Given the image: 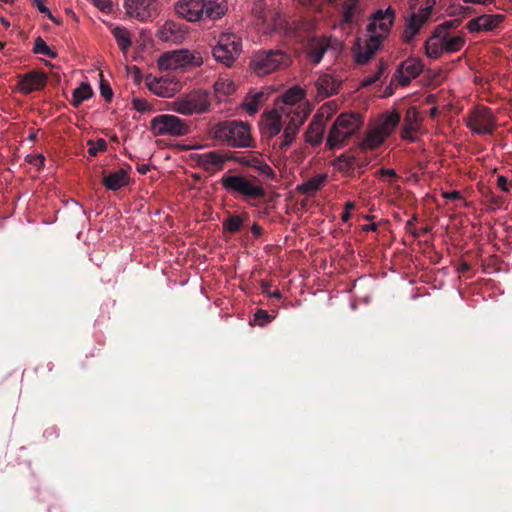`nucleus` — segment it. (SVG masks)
Here are the masks:
<instances>
[{
	"label": "nucleus",
	"instance_id": "obj_40",
	"mask_svg": "<svg viewBox=\"0 0 512 512\" xmlns=\"http://www.w3.org/2000/svg\"><path fill=\"white\" fill-rule=\"evenodd\" d=\"M87 144L89 146L88 153L93 157H95L98 152H104L108 148L107 142L103 138L98 139L96 142L89 140Z\"/></svg>",
	"mask_w": 512,
	"mask_h": 512
},
{
	"label": "nucleus",
	"instance_id": "obj_13",
	"mask_svg": "<svg viewBox=\"0 0 512 512\" xmlns=\"http://www.w3.org/2000/svg\"><path fill=\"white\" fill-rule=\"evenodd\" d=\"M395 12L392 8L386 10H377L369 19L367 25V32L370 33L369 37H380V43L387 37L390 29L394 23Z\"/></svg>",
	"mask_w": 512,
	"mask_h": 512
},
{
	"label": "nucleus",
	"instance_id": "obj_47",
	"mask_svg": "<svg viewBox=\"0 0 512 512\" xmlns=\"http://www.w3.org/2000/svg\"><path fill=\"white\" fill-rule=\"evenodd\" d=\"M417 220V216L414 215L411 219L406 222L405 229L410 232L415 238L420 237V233L414 227V222Z\"/></svg>",
	"mask_w": 512,
	"mask_h": 512
},
{
	"label": "nucleus",
	"instance_id": "obj_1",
	"mask_svg": "<svg viewBox=\"0 0 512 512\" xmlns=\"http://www.w3.org/2000/svg\"><path fill=\"white\" fill-rule=\"evenodd\" d=\"M303 98L304 90L297 86L288 89L281 97L285 106L280 110L285 114V120L289 121L282 136L273 144V148L280 152H285L289 148L310 113L307 105L301 102Z\"/></svg>",
	"mask_w": 512,
	"mask_h": 512
},
{
	"label": "nucleus",
	"instance_id": "obj_56",
	"mask_svg": "<svg viewBox=\"0 0 512 512\" xmlns=\"http://www.w3.org/2000/svg\"><path fill=\"white\" fill-rule=\"evenodd\" d=\"M381 175L388 177H396V172L393 169H381Z\"/></svg>",
	"mask_w": 512,
	"mask_h": 512
},
{
	"label": "nucleus",
	"instance_id": "obj_46",
	"mask_svg": "<svg viewBox=\"0 0 512 512\" xmlns=\"http://www.w3.org/2000/svg\"><path fill=\"white\" fill-rule=\"evenodd\" d=\"M337 161L339 164H344L343 167L346 168H353L355 163V157L354 156H348L346 154H342L337 158Z\"/></svg>",
	"mask_w": 512,
	"mask_h": 512
},
{
	"label": "nucleus",
	"instance_id": "obj_18",
	"mask_svg": "<svg viewBox=\"0 0 512 512\" xmlns=\"http://www.w3.org/2000/svg\"><path fill=\"white\" fill-rule=\"evenodd\" d=\"M423 63L420 59L409 58L403 61L397 69L399 84L403 87L410 84L423 71Z\"/></svg>",
	"mask_w": 512,
	"mask_h": 512
},
{
	"label": "nucleus",
	"instance_id": "obj_62",
	"mask_svg": "<svg viewBox=\"0 0 512 512\" xmlns=\"http://www.w3.org/2000/svg\"><path fill=\"white\" fill-rule=\"evenodd\" d=\"M417 232L420 233V236L423 235V234H426L428 232H430V227L426 226V227H423L421 228L420 230H417Z\"/></svg>",
	"mask_w": 512,
	"mask_h": 512
},
{
	"label": "nucleus",
	"instance_id": "obj_32",
	"mask_svg": "<svg viewBox=\"0 0 512 512\" xmlns=\"http://www.w3.org/2000/svg\"><path fill=\"white\" fill-rule=\"evenodd\" d=\"M93 96V90L90 84L82 82L79 87L73 90L71 104L79 107L80 104Z\"/></svg>",
	"mask_w": 512,
	"mask_h": 512
},
{
	"label": "nucleus",
	"instance_id": "obj_33",
	"mask_svg": "<svg viewBox=\"0 0 512 512\" xmlns=\"http://www.w3.org/2000/svg\"><path fill=\"white\" fill-rule=\"evenodd\" d=\"M213 87L215 96L219 101H222L224 97L231 95L236 90L234 82L229 79H219Z\"/></svg>",
	"mask_w": 512,
	"mask_h": 512
},
{
	"label": "nucleus",
	"instance_id": "obj_7",
	"mask_svg": "<svg viewBox=\"0 0 512 512\" xmlns=\"http://www.w3.org/2000/svg\"><path fill=\"white\" fill-rule=\"evenodd\" d=\"M210 105L209 93L200 89L177 97L171 103V109L179 114L190 116L207 112Z\"/></svg>",
	"mask_w": 512,
	"mask_h": 512
},
{
	"label": "nucleus",
	"instance_id": "obj_28",
	"mask_svg": "<svg viewBox=\"0 0 512 512\" xmlns=\"http://www.w3.org/2000/svg\"><path fill=\"white\" fill-rule=\"evenodd\" d=\"M157 36L164 42L172 43H177L182 38L178 25L173 21L165 22V24L158 30Z\"/></svg>",
	"mask_w": 512,
	"mask_h": 512
},
{
	"label": "nucleus",
	"instance_id": "obj_8",
	"mask_svg": "<svg viewBox=\"0 0 512 512\" xmlns=\"http://www.w3.org/2000/svg\"><path fill=\"white\" fill-rule=\"evenodd\" d=\"M242 52V40L234 33H221L212 49L214 59L231 67Z\"/></svg>",
	"mask_w": 512,
	"mask_h": 512
},
{
	"label": "nucleus",
	"instance_id": "obj_51",
	"mask_svg": "<svg viewBox=\"0 0 512 512\" xmlns=\"http://www.w3.org/2000/svg\"><path fill=\"white\" fill-rule=\"evenodd\" d=\"M92 1L102 11H106L111 8L110 0H92Z\"/></svg>",
	"mask_w": 512,
	"mask_h": 512
},
{
	"label": "nucleus",
	"instance_id": "obj_60",
	"mask_svg": "<svg viewBox=\"0 0 512 512\" xmlns=\"http://www.w3.org/2000/svg\"><path fill=\"white\" fill-rule=\"evenodd\" d=\"M470 268H471L470 264H468L467 262H463L460 265L459 271L460 272H466V271L470 270Z\"/></svg>",
	"mask_w": 512,
	"mask_h": 512
},
{
	"label": "nucleus",
	"instance_id": "obj_43",
	"mask_svg": "<svg viewBox=\"0 0 512 512\" xmlns=\"http://www.w3.org/2000/svg\"><path fill=\"white\" fill-rule=\"evenodd\" d=\"M132 105L138 112H145L151 109L150 104L145 99L134 98Z\"/></svg>",
	"mask_w": 512,
	"mask_h": 512
},
{
	"label": "nucleus",
	"instance_id": "obj_31",
	"mask_svg": "<svg viewBox=\"0 0 512 512\" xmlns=\"http://www.w3.org/2000/svg\"><path fill=\"white\" fill-rule=\"evenodd\" d=\"M119 48L126 53L132 44L130 32L125 27L115 26L111 29Z\"/></svg>",
	"mask_w": 512,
	"mask_h": 512
},
{
	"label": "nucleus",
	"instance_id": "obj_3",
	"mask_svg": "<svg viewBox=\"0 0 512 512\" xmlns=\"http://www.w3.org/2000/svg\"><path fill=\"white\" fill-rule=\"evenodd\" d=\"M212 137L234 148H252L255 146L247 123L228 120L215 124L210 131Z\"/></svg>",
	"mask_w": 512,
	"mask_h": 512
},
{
	"label": "nucleus",
	"instance_id": "obj_39",
	"mask_svg": "<svg viewBox=\"0 0 512 512\" xmlns=\"http://www.w3.org/2000/svg\"><path fill=\"white\" fill-rule=\"evenodd\" d=\"M387 67L388 66L384 61H380L378 64L377 71L375 73H373L371 76L366 77L362 81V85L366 87V86H370V85L374 84L375 82L379 81L386 73Z\"/></svg>",
	"mask_w": 512,
	"mask_h": 512
},
{
	"label": "nucleus",
	"instance_id": "obj_44",
	"mask_svg": "<svg viewBox=\"0 0 512 512\" xmlns=\"http://www.w3.org/2000/svg\"><path fill=\"white\" fill-rule=\"evenodd\" d=\"M270 283L267 281H261L262 292L265 293L268 297L280 299L282 297L281 292L279 290H275L273 292H269Z\"/></svg>",
	"mask_w": 512,
	"mask_h": 512
},
{
	"label": "nucleus",
	"instance_id": "obj_22",
	"mask_svg": "<svg viewBox=\"0 0 512 512\" xmlns=\"http://www.w3.org/2000/svg\"><path fill=\"white\" fill-rule=\"evenodd\" d=\"M288 121L289 120H285V114L282 112L281 114L277 111L270 112L263 122L262 134L265 137L272 139L281 132L283 126L284 129L286 128Z\"/></svg>",
	"mask_w": 512,
	"mask_h": 512
},
{
	"label": "nucleus",
	"instance_id": "obj_52",
	"mask_svg": "<svg viewBox=\"0 0 512 512\" xmlns=\"http://www.w3.org/2000/svg\"><path fill=\"white\" fill-rule=\"evenodd\" d=\"M444 198H446L447 200H460L462 199V195L459 191H450V192H445L443 194Z\"/></svg>",
	"mask_w": 512,
	"mask_h": 512
},
{
	"label": "nucleus",
	"instance_id": "obj_26",
	"mask_svg": "<svg viewBox=\"0 0 512 512\" xmlns=\"http://www.w3.org/2000/svg\"><path fill=\"white\" fill-rule=\"evenodd\" d=\"M103 185L109 189L116 191L129 183V176L125 169H118L103 177Z\"/></svg>",
	"mask_w": 512,
	"mask_h": 512
},
{
	"label": "nucleus",
	"instance_id": "obj_53",
	"mask_svg": "<svg viewBox=\"0 0 512 512\" xmlns=\"http://www.w3.org/2000/svg\"><path fill=\"white\" fill-rule=\"evenodd\" d=\"M33 5L37 7L40 13H49V9L44 5L43 0H32Z\"/></svg>",
	"mask_w": 512,
	"mask_h": 512
},
{
	"label": "nucleus",
	"instance_id": "obj_29",
	"mask_svg": "<svg viewBox=\"0 0 512 512\" xmlns=\"http://www.w3.org/2000/svg\"><path fill=\"white\" fill-rule=\"evenodd\" d=\"M327 179L326 174H318L313 178H310L305 183L301 184L298 189L301 193L308 196L315 195L324 186Z\"/></svg>",
	"mask_w": 512,
	"mask_h": 512
},
{
	"label": "nucleus",
	"instance_id": "obj_34",
	"mask_svg": "<svg viewBox=\"0 0 512 512\" xmlns=\"http://www.w3.org/2000/svg\"><path fill=\"white\" fill-rule=\"evenodd\" d=\"M400 122V114L398 112H392L388 114L384 120L376 126L382 134L388 138L394 129L398 126Z\"/></svg>",
	"mask_w": 512,
	"mask_h": 512
},
{
	"label": "nucleus",
	"instance_id": "obj_61",
	"mask_svg": "<svg viewBox=\"0 0 512 512\" xmlns=\"http://www.w3.org/2000/svg\"><path fill=\"white\" fill-rule=\"evenodd\" d=\"M355 206L356 205L354 202L348 201L345 204V210L350 212V210H353L355 208Z\"/></svg>",
	"mask_w": 512,
	"mask_h": 512
},
{
	"label": "nucleus",
	"instance_id": "obj_35",
	"mask_svg": "<svg viewBox=\"0 0 512 512\" xmlns=\"http://www.w3.org/2000/svg\"><path fill=\"white\" fill-rule=\"evenodd\" d=\"M265 97L266 95L264 92H257L252 96L246 97L244 101V108L250 115L255 114L258 112Z\"/></svg>",
	"mask_w": 512,
	"mask_h": 512
},
{
	"label": "nucleus",
	"instance_id": "obj_16",
	"mask_svg": "<svg viewBox=\"0 0 512 512\" xmlns=\"http://www.w3.org/2000/svg\"><path fill=\"white\" fill-rule=\"evenodd\" d=\"M229 161H234L243 166L254 168L260 176H263L267 179L275 178L274 170L254 153L237 155L236 153L229 152Z\"/></svg>",
	"mask_w": 512,
	"mask_h": 512
},
{
	"label": "nucleus",
	"instance_id": "obj_42",
	"mask_svg": "<svg viewBox=\"0 0 512 512\" xmlns=\"http://www.w3.org/2000/svg\"><path fill=\"white\" fill-rule=\"evenodd\" d=\"M100 93L106 101H111L113 98V91L109 83L103 79L100 81Z\"/></svg>",
	"mask_w": 512,
	"mask_h": 512
},
{
	"label": "nucleus",
	"instance_id": "obj_5",
	"mask_svg": "<svg viewBox=\"0 0 512 512\" xmlns=\"http://www.w3.org/2000/svg\"><path fill=\"white\" fill-rule=\"evenodd\" d=\"M464 45V35H452L450 32H444L443 26H436L425 42V54L431 59H438L443 53L460 51Z\"/></svg>",
	"mask_w": 512,
	"mask_h": 512
},
{
	"label": "nucleus",
	"instance_id": "obj_11",
	"mask_svg": "<svg viewBox=\"0 0 512 512\" xmlns=\"http://www.w3.org/2000/svg\"><path fill=\"white\" fill-rule=\"evenodd\" d=\"M466 125L474 133L484 135L492 134L496 127V118L487 107H477L467 115Z\"/></svg>",
	"mask_w": 512,
	"mask_h": 512
},
{
	"label": "nucleus",
	"instance_id": "obj_23",
	"mask_svg": "<svg viewBox=\"0 0 512 512\" xmlns=\"http://www.w3.org/2000/svg\"><path fill=\"white\" fill-rule=\"evenodd\" d=\"M420 127V117L415 107L407 109L402 126L401 137L410 142H415V134Z\"/></svg>",
	"mask_w": 512,
	"mask_h": 512
},
{
	"label": "nucleus",
	"instance_id": "obj_58",
	"mask_svg": "<svg viewBox=\"0 0 512 512\" xmlns=\"http://www.w3.org/2000/svg\"><path fill=\"white\" fill-rule=\"evenodd\" d=\"M377 228H378V225H377V224H375V223H372V224H370V225H365V226H363V228H362V229H363L364 231H376V230H377Z\"/></svg>",
	"mask_w": 512,
	"mask_h": 512
},
{
	"label": "nucleus",
	"instance_id": "obj_57",
	"mask_svg": "<svg viewBox=\"0 0 512 512\" xmlns=\"http://www.w3.org/2000/svg\"><path fill=\"white\" fill-rule=\"evenodd\" d=\"M465 3H473V4H488L493 2L494 0H463Z\"/></svg>",
	"mask_w": 512,
	"mask_h": 512
},
{
	"label": "nucleus",
	"instance_id": "obj_14",
	"mask_svg": "<svg viewBox=\"0 0 512 512\" xmlns=\"http://www.w3.org/2000/svg\"><path fill=\"white\" fill-rule=\"evenodd\" d=\"M188 64L201 65V57H196L186 50H179L165 53L158 60L161 70H176Z\"/></svg>",
	"mask_w": 512,
	"mask_h": 512
},
{
	"label": "nucleus",
	"instance_id": "obj_25",
	"mask_svg": "<svg viewBox=\"0 0 512 512\" xmlns=\"http://www.w3.org/2000/svg\"><path fill=\"white\" fill-rule=\"evenodd\" d=\"M318 95L327 98L338 92L340 82L331 74H322L315 82Z\"/></svg>",
	"mask_w": 512,
	"mask_h": 512
},
{
	"label": "nucleus",
	"instance_id": "obj_6",
	"mask_svg": "<svg viewBox=\"0 0 512 512\" xmlns=\"http://www.w3.org/2000/svg\"><path fill=\"white\" fill-rule=\"evenodd\" d=\"M362 124L363 121L358 114H340L329 131L326 145L331 150L342 147L344 142L361 128Z\"/></svg>",
	"mask_w": 512,
	"mask_h": 512
},
{
	"label": "nucleus",
	"instance_id": "obj_4",
	"mask_svg": "<svg viewBox=\"0 0 512 512\" xmlns=\"http://www.w3.org/2000/svg\"><path fill=\"white\" fill-rule=\"evenodd\" d=\"M222 187L230 194L242 196L245 200L262 199L266 191L260 179L253 175L224 174L220 180Z\"/></svg>",
	"mask_w": 512,
	"mask_h": 512
},
{
	"label": "nucleus",
	"instance_id": "obj_24",
	"mask_svg": "<svg viewBox=\"0 0 512 512\" xmlns=\"http://www.w3.org/2000/svg\"><path fill=\"white\" fill-rule=\"evenodd\" d=\"M325 131L324 113L319 111L312 119L305 133L306 141L313 145H319L323 140Z\"/></svg>",
	"mask_w": 512,
	"mask_h": 512
},
{
	"label": "nucleus",
	"instance_id": "obj_15",
	"mask_svg": "<svg viewBox=\"0 0 512 512\" xmlns=\"http://www.w3.org/2000/svg\"><path fill=\"white\" fill-rule=\"evenodd\" d=\"M192 159L196 164L210 174H214L224 168L226 161H229V152L222 153L214 150L202 154H195Z\"/></svg>",
	"mask_w": 512,
	"mask_h": 512
},
{
	"label": "nucleus",
	"instance_id": "obj_59",
	"mask_svg": "<svg viewBox=\"0 0 512 512\" xmlns=\"http://www.w3.org/2000/svg\"><path fill=\"white\" fill-rule=\"evenodd\" d=\"M350 218H351V213H350L349 211H346V210H345V211L342 213V215H341V220H342L343 222H348Z\"/></svg>",
	"mask_w": 512,
	"mask_h": 512
},
{
	"label": "nucleus",
	"instance_id": "obj_64",
	"mask_svg": "<svg viewBox=\"0 0 512 512\" xmlns=\"http://www.w3.org/2000/svg\"><path fill=\"white\" fill-rule=\"evenodd\" d=\"M150 89H151L154 93H156V94H158V95H162V93H161V92H159V91H157V90H156V88H153V86H150Z\"/></svg>",
	"mask_w": 512,
	"mask_h": 512
},
{
	"label": "nucleus",
	"instance_id": "obj_49",
	"mask_svg": "<svg viewBox=\"0 0 512 512\" xmlns=\"http://www.w3.org/2000/svg\"><path fill=\"white\" fill-rule=\"evenodd\" d=\"M497 186L504 192H508L509 191V187H508V178L503 176V175H500L498 176L497 178Z\"/></svg>",
	"mask_w": 512,
	"mask_h": 512
},
{
	"label": "nucleus",
	"instance_id": "obj_50",
	"mask_svg": "<svg viewBox=\"0 0 512 512\" xmlns=\"http://www.w3.org/2000/svg\"><path fill=\"white\" fill-rule=\"evenodd\" d=\"M439 26H443L444 32H450L451 29H455L459 26L458 20H449L445 21L444 23L440 24Z\"/></svg>",
	"mask_w": 512,
	"mask_h": 512
},
{
	"label": "nucleus",
	"instance_id": "obj_54",
	"mask_svg": "<svg viewBox=\"0 0 512 512\" xmlns=\"http://www.w3.org/2000/svg\"><path fill=\"white\" fill-rule=\"evenodd\" d=\"M251 232L254 235V237L258 238L263 234V229L260 225L254 223L251 227Z\"/></svg>",
	"mask_w": 512,
	"mask_h": 512
},
{
	"label": "nucleus",
	"instance_id": "obj_10",
	"mask_svg": "<svg viewBox=\"0 0 512 512\" xmlns=\"http://www.w3.org/2000/svg\"><path fill=\"white\" fill-rule=\"evenodd\" d=\"M150 131L154 136H184L189 133L186 121L172 114H160L150 121Z\"/></svg>",
	"mask_w": 512,
	"mask_h": 512
},
{
	"label": "nucleus",
	"instance_id": "obj_27",
	"mask_svg": "<svg viewBox=\"0 0 512 512\" xmlns=\"http://www.w3.org/2000/svg\"><path fill=\"white\" fill-rule=\"evenodd\" d=\"M380 37L373 36L369 37L366 41V45L363 50H360L356 54V62L358 64H366L380 48Z\"/></svg>",
	"mask_w": 512,
	"mask_h": 512
},
{
	"label": "nucleus",
	"instance_id": "obj_37",
	"mask_svg": "<svg viewBox=\"0 0 512 512\" xmlns=\"http://www.w3.org/2000/svg\"><path fill=\"white\" fill-rule=\"evenodd\" d=\"M243 225V220L240 215H230L223 221V228L229 233H237Z\"/></svg>",
	"mask_w": 512,
	"mask_h": 512
},
{
	"label": "nucleus",
	"instance_id": "obj_36",
	"mask_svg": "<svg viewBox=\"0 0 512 512\" xmlns=\"http://www.w3.org/2000/svg\"><path fill=\"white\" fill-rule=\"evenodd\" d=\"M357 0H345L342 6L343 22L352 24L355 21L357 10Z\"/></svg>",
	"mask_w": 512,
	"mask_h": 512
},
{
	"label": "nucleus",
	"instance_id": "obj_48",
	"mask_svg": "<svg viewBox=\"0 0 512 512\" xmlns=\"http://www.w3.org/2000/svg\"><path fill=\"white\" fill-rule=\"evenodd\" d=\"M28 162L35 166H44L45 157L42 154H37L35 156H28Z\"/></svg>",
	"mask_w": 512,
	"mask_h": 512
},
{
	"label": "nucleus",
	"instance_id": "obj_30",
	"mask_svg": "<svg viewBox=\"0 0 512 512\" xmlns=\"http://www.w3.org/2000/svg\"><path fill=\"white\" fill-rule=\"evenodd\" d=\"M386 137L382 134V132L377 128L371 129L365 136V138L361 141L360 147L362 150H373L379 147L384 141Z\"/></svg>",
	"mask_w": 512,
	"mask_h": 512
},
{
	"label": "nucleus",
	"instance_id": "obj_19",
	"mask_svg": "<svg viewBox=\"0 0 512 512\" xmlns=\"http://www.w3.org/2000/svg\"><path fill=\"white\" fill-rule=\"evenodd\" d=\"M505 16L502 14H484L470 20L467 29L470 32L492 31L499 27Z\"/></svg>",
	"mask_w": 512,
	"mask_h": 512
},
{
	"label": "nucleus",
	"instance_id": "obj_20",
	"mask_svg": "<svg viewBox=\"0 0 512 512\" xmlns=\"http://www.w3.org/2000/svg\"><path fill=\"white\" fill-rule=\"evenodd\" d=\"M157 0H125L127 13L140 21L147 20L155 10Z\"/></svg>",
	"mask_w": 512,
	"mask_h": 512
},
{
	"label": "nucleus",
	"instance_id": "obj_41",
	"mask_svg": "<svg viewBox=\"0 0 512 512\" xmlns=\"http://www.w3.org/2000/svg\"><path fill=\"white\" fill-rule=\"evenodd\" d=\"M271 315L263 309H259L254 314V320L261 326L269 323L271 321Z\"/></svg>",
	"mask_w": 512,
	"mask_h": 512
},
{
	"label": "nucleus",
	"instance_id": "obj_45",
	"mask_svg": "<svg viewBox=\"0 0 512 512\" xmlns=\"http://www.w3.org/2000/svg\"><path fill=\"white\" fill-rule=\"evenodd\" d=\"M301 4L308 7L319 9L322 5L323 0H300ZM331 4H336L339 0H326Z\"/></svg>",
	"mask_w": 512,
	"mask_h": 512
},
{
	"label": "nucleus",
	"instance_id": "obj_2",
	"mask_svg": "<svg viewBox=\"0 0 512 512\" xmlns=\"http://www.w3.org/2000/svg\"><path fill=\"white\" fill-rule=\"evenodd\" d=\"M228 10L225 0H180L176 12L186 20L195 22L203 19L217 20Z\"/></svg>",
	"mask_w": 512,
	"mask_h": 512
},
{
	"label": "nucleus",
	"instance_id": "obj_21",
	"mask_svg": "<svg viewBox=\"0 0 512 512\" xmlns=\"http://www.w3.org/2000/svg\"><path fill=\"white\" fill-rule=\"evenodd\" d=\"M330 47L331 39L326 36L311 38L306 47L307 57L313 64H319Z\"/></svg>",
	"mask_w": 512,
	"mask_h": 512
},
{
	"label": "nucleus",
	"instance_id": "obj_17",
	"mask_svg": "<svg viewBox=\"0 0 512 512\" xmlns=\"http://www.w3.org/2000/svg\"><path fill=\"white\" fill-rule=\"evenodd\" d=\"M17 78V87L25 95L44 89L48 80L47 75L40 70H32L25 74H20Z\"/></svg>",
	"mask_w": 512,
	"mask_h": 512
},
{
	"label": "nucleus",
	"instance_id": "obj_38",
	"mask_svg": "<svg viewBox=\"0 0 512 512\" xmlns=\"http://www.w3.org/2000/svg\"><path fill=\"white\" fill-rule=\"evenodd\" d=\"M32 51L34 54H42L49 58L57 57V53L53 51L40 36L36 38Z\"/></svg>",
	"mask_w": 512,
	"mask_h": 512
},
{
	"label": "nucleus",
	"instance_id": "obj_12",
	"mask_svg": "<svg viewBox=\"0 0 512 512\" xmlns=\"http://www.w3.org/2000/svg\"><path fill=\"white\" fill-rule=\"evenodd\" d=\"M434 4V0H427L425 7H421L417 13H412L410 17L406 19L402 32V40L404 43L410 44L421 31L423 25L427 23L431 17Z\"/></svg>",
	"mask_w": 512,
	"mask_h": 512
},
{
	"label": "nucleus",
	"instance_id": "obj_63",
	"mask_svg": "<svg viewBox=\"0 0 512 512\" xmlns=\"http://www.w3.org/2000/svg\"><path fill=\"white\" fill-rule=\"evenodd\" d=\"M45 14L48 16V18H49L51 21H53V22H54V23H56V24H59V21L57 20V18H55V17L52 15V13H51L50 11H49V13H45Z\"/></svg>",
	"mask_w": 512,
	"mask_h": 512
},
{
	"label": "nucleus",
	"instance_id": "obj_55",
	"mask_svg": "<svg viewBox=\"0 0 512 512\" xmlns=\"http://www.w3.org/2000/svg\"><path fill=\"white\" fill-rule=\"evenodd\" d=\"M149 170H150V166L148 164H138L137 165V171L142 175H145Z\"/></svg>",
	"mask_w": 512,
	"mask_h": 512
},
{
	"label": "nucleus",
	"instance_id": "obj_9",
	"mask_svg": "<svg viewBox=\"0 0 512 512\" xmlns=\"http://www.w3.org/2000/svg\"><path fill=\"white\" fill-rule=\"evenodd\" d=\"M289 57L281 50H264L257 52L251 60V68L258 76H264L287 66Z\"/></svg>",
	"mask_w": 512,
	"mask_h": 512
}]
</instances>
